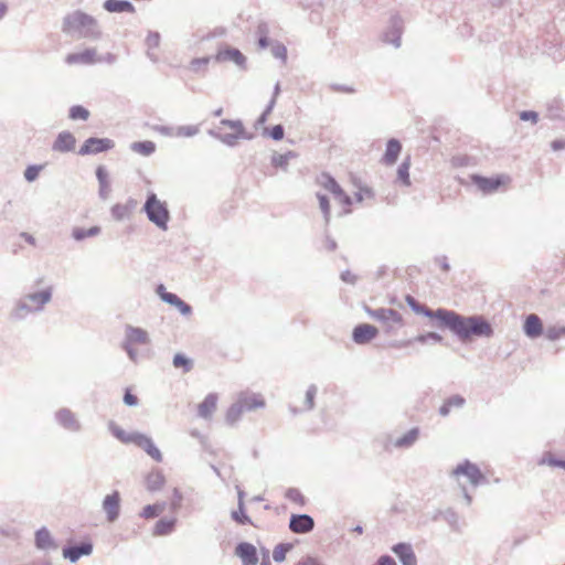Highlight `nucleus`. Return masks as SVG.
I'll use <instances>...</instances> for the list:
<instances>
[{"mask_svg": "<svg viewBox=\"0 0 565 565\" xmlns=\"http://www.w3.org/2000/svg\"><path fill=\"white\" fill-rule=\"evenodd\" d=\"M231 516L238 524H242V525L250 524V525H253V522H252L250 518L245 513V504L244 503L237 504V510L233 511Z\"/></svg>", "mask_w": 565, "mask_h": 565, "instance_id": "44", "label": "nucleus"}, {"mask_svg": "<svg viewBox=\"0 0 565 565\" xmlns=\"http://www.w3.org/2000/svg\"><path fill=\"white\" fill-rule=\"evenodd\" d=\"M318 393V387L315 384L309 385L306 392L303 407L297 408L292 405H289V411L292 415H297L302 412H309L315 408V399Z\"/></svg>", "mask_w": 565, "mask_h": 565, "instance_id": "29", "label": "nucleus"}, {"mask_svg": "<svg viewBox=\"0 0 565 565\" xmlns=\"http://www.w3.org/2000/svg\"><path fill=\"white\" fill-rule=\"evenodd\" d=\"M210 60L211 57L209 56L193 58L190 64L191 71H193L194 73H200L202 70L206 68V66L210 63Z\"/></svg>", "mask_w": 565, "mask_h": 565, "instance_id": "57", "label": "nucleus"}, {"mask_svg": "<svg viewBox=\"0 0 565 565\" xmlns=\"http://www.w3.org/2000/svg\"><path fill=\"white\" fill-rule=\"evenodd\" d=\"M216 404L217 395L215 393L207 394L203 402L198 406V415L201 418L210 419L216 409Z\"/></svg>", "mask_w": 565, "mask_h": 565, "instance_id": "26", "label": "nucleus"}, {"mask_svg": "<svg viewBox=\"0 0 565 565\" xmlns=\"http://www.w3.org/2000/svg\"><path fill=\"white\" fill-rule=\"evenodd\" d=\"M93 553V544L90 542H82L75 545L63 547V556L71 563L77 562L82 556H88Z\"/></svg>", "mask_w": 565, "mask_h": 565, "instance_id": "14", "label": "nucleus"}, {"mask_svg": "<svg viewBox=\"0 0 565 565\" xmlns=\"http://www.w3.org/2000/svg\"><path fill=\"white\" fill-rule=\"evenodd\" d=\"M315 521L309 514H292L289 520V529L297 534H306L313 530Z\"/></svg>", "mask_w": 565, "mask_h": 565, "instance_id": "15", "label": "nucleus"}, {"mask_svg": "<svg viewBox=\"0 0 565 565\" xmlns=\"http://www.w3.org/2000/svg\"><path fill=\"white\" fill-rule=\"evenodd\" d=\"M401 151H402L401 142L395 138L390 139L386 143L385 153L382 159L383 162L387 166L394 164L396 162Z\"/></svg>", "mask_w": 565, "mask_h": 565, "instance_id": "31", "label": "nucleus"}, {"mask_svg": "<svg viewBox=\"0 0 565 565\" xmlns=\"http://www.w3.org/2000/svg\"><path fill=\"white\" fill-rule=\"evenodd\" d=\"M420 430L418 427H413L403 436L394 440V447L399 449L411 448L418 439Z\"/></svg>", "mask_w": 565, "mask_h": 565, "instance_id": "34", "label": "nucleus"}, {"mask_svg": "<svg viewBox=\"0 0 565 565\" xmlns=\"http://www.w3.org/2000/svg\"><path fill=\"white\" fill-rule=\"evenodd\" d=\"M135 445L141 448L148 456H150L154 461L161 462L163 460V456L159 448L154 445L153 440L145 435L139 433L137 436Z\"/></svg>", "mask_w": 565, "mask_h": 565, "instance_id": "17", "label": "nucleus"}, {"mask_svg": "<svg viewBox=\"0 0 565 565\" xmlns=\"http://www.w3.org/2000/svg\"><path fill=\"white\" fill-rule=\"evenodd\" d=\"M271 53L276 58H281L282 61L287 58V49L284 44L276 43L271 47Z\"/></svg>", "mask_w": 565, "mask_h": 565, "instance_id": "64", "label": "nucleus"}, {"mask_svg": "<svg viewBox=\"0 0 565 565\" xmlns=\"http://www.w3.org/2000/svg\"><path fill=\"white\" fill-rule=\"evenodd\" d=\"M411 159L407 157L397 169V179L406 186L411 185L409 179Z\"/></svg>", "mask_w": 565, "mask_h": 565, "instance_id": "43", "label": "nucleus"}, {"mask_svg": "<svg viewBox=\"0 0 565 565\" xmlns=\"http://www.w3.org/2000/svg\"><path fill=\"white\" fill-rule=\"evenodd\" d=\"M392 552L398 557L402 565H417L415 552L409 543H397L393 545Z\"/></svg>", "mask_w": 565, "mask_h": 565, "instance_id": "18", "label": "nucleus"}, {"mask_svg": "<svg viewBox=\"0 0 565 565\" xmlns=\"http://www.w3.org/2000/svg\"><path fill=\"white\" fill-rule=\"evenodd\" d=\"M109 430L114 437H116L118 440H120L124 444H134L135 445L137 436L139 435L138 431H134V433L125 431L121 427L116 425L114 422L109 423Z\"/></svg>", "mask_w": 565, "mask_h": 565, "instance_id": "37", "label": "nucleus"}, {"mask_svg": "<svg viewBox=\"0 0 565 565\" xmlns=\"http://www.w3.org/2000/svg\"><path fill=\"white\" fill-rule=\"evenodd\" d=\"M365 312L373 320L381 322L385 327L386 333H392L395 327H402L404 324L402 315L392 308L372 309L365 307Z\"/></svg>", "mask_w": 565, "mask_h": 565, "instance_id": "4", "label": "nucleus"}, {"mask_svg": "<svg viewBox=\"0 0 565 565\" xmlns=\"http://www.w3.org/2000/svg\"><path fill=\"white\" fill-rule=\"evenodd\" d=\"M166 482V478L161 470L153 469L146 477V488L150 492L159 491Z\"/></svg>", "mask_w": 565, "mask_h": 565, "instance_id": "35", "label": "nucleus"}, {"mask_svg": "<svg viewBox=\"0 0 565 565\" xmlns=\"http://www.w3.org/2000/svg\"><path fill=\"white\" fill-rule=\"evenodd\" d=\"M163 510V507L160 504H148L140 512V516L145 519H152L158 516Z\"/></svg>", "mask_w": 565, "mask_h": 565, "instance_id": "50", "label": "nucleus"}, {"mask_svg": "<svg viewBox=\"0 0 565 565\" xmlns=\"http://www.w3.org/2000/svg\"><path fill=\"white\" fill-rule=\"evenodd\" d=\"M160 33L157 31H149L146 38V45L149 50L157 49L160 45Z\"/></svg>", "mask_w": 565, "mask_h": 565, "instance_id": "58", "label": "nucleus"}, {"mask_svg": "<svg viewBox=\"0 0 565 565\" xmlns=\"http://www.w3.org/2000/svg\"><path fill=\"white\" fill-rule=\"evenodd\" d=\"M130 215L131 214L129 213V210L122 204L117 203L111 207V216L116 221H124L125 218H128Z\"/></svg>", "mask_w": 565, "mask_h": 565, "instance_id": "53", "label": "nucleus"}, {"mask_svg": "<svg viewBox=\"0 0 565 565\" xmlns=\"http://www.w3.org/2000/svg\"><path fill=\"white\" fill-rule=\"evenodd\" d=\"M405 300L407 302V305L409 306V308L415 312V313H418V315H423L427 318H430V319H436L437 320V313H438V309L437 310H431L429 309L428 307L422 305L419 301H417L413 296L411 295H407L405 297Z\"/></svg>", "mask_w": 565, "mask_h": 565, "instance_id": "36", "label": "nucleus"}, {"mask_svg": "<svg viewBox=\"0 0 565 565\" xmlns=\"http://www.w3.org/2000/svg\"><path fill=\"white\" fill-rule=\"evenodd\" d=\"M216 62H233L235 65H237L239 68L245 70L246 68V57L245 55L235 47L226 46L224 49H220L214 56Z\"/></svg>", "mask_w": 565, "mask_h": 565, "instance_id": "9", "label": "nucleus"}, {"mask_svg": "<svg viewBox=\"0 0 565 565\" xmlns=\"http://www.w3.org/2000/svg\"><path fill=\"white\" fill-rule=\"evenodd\" d=\"M454 476H465L473 487L487 483L486 476L481 472L480 468L469 460L459 463L454 470Z\"/></svg>", "mask_w": 565, "mask_h": 565, "instance_id": "5", "label": "nucleus"}, {"mask_svg": "<svg viewBox=\"0 0 565 565\" xmlns=\"http://www.w3.org/2000/svg\"><path fill=\"white\" fill-rule=\"evenodd\" d=\"M100 232L102 228L99 226H92L87 230L82 227H74L72 231V237L75 241L81 242L85 238L97 236L100 234Z\"/></svg>", "mask_w": 565, "mask_h": 565, "instance_id": "40", "label": "nucleus"}, {"mask_svg": "<svg viewBox=\"0 0 565 565\" xmlns=\"http://www.w3.org/2000/svg\"><path fill=\"white\" fill-rule=\"evenodd\" d=\"M115 147V142L109 138H96L90 137L84 141L79 148L78 154H97L104 151H108Z\"/></svg>", "mask_w": 565, "mask_h": 565, "instance_id": "8", "label": "nucleus"}, {"mask_svg": "<svg viewBox=\"0 0 565 565\" xmlns=\"http://www.w3.org/2000/svg\"><path fill=\"white\" fill-rule=\"evenodd\" d=\"M317 198L319 200V206L321 209V212L323 213V217L326 223L328 224L330 222V204L329 199L326 194L318 193Z\"/></svg>", "mask_w": 565, "mask_h": 565, "instance_id": "54", "label": "nucleus"}, {"mask_svg": "<svg viewBox=\"0 0 565 565\" xmlns=\"http://www.w3.org/2000/svg\"><path fill=\"white\" fill-rule=\"evenodd\" d=\"M130 149L141 156L149 157L156 151V143L150 140L135 141L130 145Z\"/></svg>", "mask_w": 565, "mask_h": 565, "instance_id": "39", "label": "nucleus"}, {"mask_svg": "<svg viewBox=\"0 0 565 565\" xmlns=\"http://www.w3.org/2000/svg\"><path fill=\"white\" fill-rule=\"evenodd\" d=\"M61 30L72 39L99 40L102 30L98 21L90 14L75 10L67 13L62 21Z\"/></svg>", "mask_w": 565, "mask_h": 565, "instance_id": "2", "label": "nucleus"}, {"mask_svg": "<svg viewBox=\"0 0 565 565\" xmlns=\"http://www.w3.org/2000/svg\"><path fill=\"white\" fill-rule=\"evenodd\" d=\"M68 117L72 120H87L89 118V111L84 106L74 105L70 108Z\"/></svg>", "mask_w": 565, "mask_h": 565, "instance_id": "47", "label": "nucleus"}, {"mask_svg": "<svg viewBox=\"0 0 565 565\" xmlns=\"http://www.w3.org/2000/svg\"><path fill=\"white\" fill-rule=\"evenodd\" d=\"M35 546L39 550L56 548V544L50 531L43 526L35 532Z\"/></svg>", "mask_w": 565, "mask_h": 565, "instance_id": "33", "label": "nucleus"}, {"mask_svg": "<svg viewBox=\"0 0 565 565\" xmlns=\"http://www.w3.org/2000/svg\"><path fill=\"white\" fill-rule=\"evenodd\" d=\"M200 131L195 125L179 126L175 128V137H194Z\"/></svg>", "mask_w": 565, "mask_h": 565, "instance_id": "52", "label": "nucleus"}, {"mask_svg": "<svg viewBox=\"0 0 565 565\" xmlns=\"http://www.w3.org/2000/svg\"><path fill=\"white\" fill-rule=\"evenodd\" d=\"M466 404V399L463 396L459 394L451 395L448 397L444 404L439 407V415L443 417H446L450 414L451 409L456 408H462Z\"/></svg>", "mask_w": 565, "mask_h": 565, "instance_id": "32", "label": "nucleus"}, {"mask_svg": "<svg viewBox=\"0 0 565 565\" xmlns=\"http://www.w3.org/2000/svg\"><path fill=\"white\" fill-rule=\"evenodd\" d=\"M26 300L36 311H42L44 306L52 299V288H45L41 291L28 294Z\"/></svg>", "mask_w": 565, "mask_h": 565, "instance_id": "22", "label": "nucleus"}, {"mask_svg": "<svg viewBox=\"0 0 565 565\" xmlns=\"http://www.w3.org/2000/svg\"><path fill=\"white\" fill-rule=\"evenodd\" d=\"M428 341L440 343L443 341V337L437 332H427L424 334H418L413 340H407V341L403 342L399 347L411 344L412 342H418V343L425 344Z\"/></svg>", "mask_w": 565, "mask_h": 565, "instance_id": "41", "label": "nucleus"}, {"mask_svg": "<svg viewBox=\"0 0 565 565\" xmlns=\"http://www.w3.org/2000/svg\"><path fill=\"white\" fill-rule=\"evenodd\" d=\"M177 524L175 518H163L157 521L154 527H153V535L154 536H164L173 532Z\"/></svg>", "mask_w": 565, "mask_h": 565, "instance_id": "38", "label": "nucleus"}, {"mask_svg": "<svg viewBox=\"0 0 565 565\" xmlns=\"http://www.w3.org/2000/svg\"><path fill=\"white\" fill-rule=\"evenodd\" d=\"M182 501H183V495H182L181 491L178 488H174L173 492H172V499H171V510L178 511L182 505Z\"/></svg>", "mask_w": 565, "mask_h": 565, "instance_id": "61", "label": "nucleus"}, {"mask_svg": "<svg viewBox=\"0 0 565 565\" xmlns=\"http://www.w3.org/2000/svg\"><path fill=\"white\" fill-rule=\"evenodd\" d=\"M32 312H38V311L34 309L33 306H31L29 303V301L26 300V296H24L23 298L19 299L15 302V306L12 309L10 317L13 320L19 321V320H23L29 313H32Z\"/></svg>", "mask_w": 565, "mask_h": 565, "instance_id": "30", "label": "nucleus"}, {"mask_svg": "<svg viewBox=\"0 0 565 565\" xmlns=\"http://www.w3.org/2000/svg\"><path fill=\"white\" fill-rule=\"evenodd\" d=\"M96 51L95 49H86L83 52L70 53L65 57V62L72 64H94L96 63Z\"/></svg>", "mask_w": 565, "mask_h": 565, "instance_id": "24", "label": "nucleus"}, {"mask_svg": "<svg viewBox=\"0 0 565 565\" xmlns=\"http://www.w3.org/2000/svg\"><path fill=\"white\" fill-rule=\"evenodd\" d=\"M157 294L163 302L171 306H177L178 301L181 299L178 295L167 291L163 285L157 287Z\"/></svg>", "mask_w": 565, "mask_h": 565, "instance_id": "46", "label": "nucleus"}, {"mask_svg": "<svg viewBox=\"0 0 565 565\" xmlns=\"http://www.w3.org/2000/svg\"><path fill=\"white\" fill-rule=\"evenodd\" d=\"M237 403L241 404L243 412H252L265 407V399L260 394L242 392L237 396Z\"/></svg>", "mask_w": 565, "mask_h": 565, "instance_id": "16", "label": "nucleus"}, {"mask_svg": "<svg viewBox=\"0 0 565 565\" xmlns=\"http://www.w3.org/2000/svg\"><path fill=\"white\" fill-rule=\"evenodd\" d=\"M274 106H275V98H271L270 102L268 103L267 107L263 111V114L257 118V120L255 122L256 127L263 126L267 121L268 116L271 113Z\"/></svg>", "mask_w": 565, "mask_h": 565, "instance_id": "60", "label": "nucleus"}, {"mask_svg": "<svg viewBox=\"0 0 565 565\" xmlns=\"http://www.w3.org/2000/svg\"><path fill=\"white\" fill-rule=\"evenodd\" d=\"M243 413L244 412H243L241 404H238L236 401L228 407V409L226 412V415H225L226 423L230 426L235 425L241 419V416Z\"/></svg>", "mask_w": 565, "mask_h": 565, "instance_id": "42", "label": "nucleus"}, {"mask_svg": "<svg viewBox=\"0 0 565 565\" xmlns=\"http://www.w3.org/2000/svg\"><path fill=\"white\" fill-rule=\"evenodd\" d=\"M56 424L70 433H79L83 428L81 420L70 408L63 407L55 412Z\"/></svg>", "mask_w": 565, "mask_h": 565, "instance_id": "7", "label": "nucleus"}, {"mask_svg": "<svg viewBox=\"0 0 565 565\" xmlns=\"http://www.w3.org/2000/svg\"><path fill=\"white\" fill-rule=\"evenodd\" d=\"M523 331L531 339L539 338L543 333V324L539 316L529 315L524 321Z\"/></svg>", "mask_w": 565, "mask_h": 565, "instance_id": "25", "label": "nucleus"}, {"mask_svg": "<svg viewBox=\"0 0 565 565\" xmlns=\"http://www.w3.org/2000/svg\"><path fill=\"white\" fill-rule=\"evenodd\" d=\"M103 8L110 13H135V6L128 0H106Z\"/></svg>", "mask_w": 565, "mask_h": 565, "instance_id": "28", "label": "nucleus"}, {"mask_svg": "<svg viewBox=\"0 0 565 565\" xmlns=\"http://www.w3.org/2000/svg\"><path fill=\"white\" fill-rule=\"evenodd\" d=\"M286 498L289 499L292 502L300 503V504H303V502H305L303 495L296 488H289L286 491Z\"/></svg>", "mask_w": 565, "mask_h": 565, "instance_id": "62", "label": "nucleus"}, {"mask_svg": "<svg viewBox=\"0 0 565 565\" xmlns=\"http://www.w3.org/2000/svg\"><path fill=\"white\" fill-rule=\"evenodd\" d=\"M443 516H444L445 521L452 527H455L457 525L458 514L456 513V511L454 509L449 508V509L445 510L443 512Z\"/></svg>", "mask_w": 565, "mask_h": 565, "instance_id": "63", "label": "nucleus"}, {"mask_svg": "<svg viewBox=\"0 0 565 565\" xmlns=\"http://www.w3.org/2000/svg\"><path fill=\"white\" fill-rule=\"evenodd\" d=\"M142 211L146 213L148 220L160 230L168 228L170 212L167 203L160 201L156 193H148Z\"/></svg>", "mask_w": 565, "mask_h": 565, "instance_id": "3", "label": "nucleus"}, {"mask_svg": "<svg viewBox=\"0 0 565 565\" xmlns=\"http://www.w3.org/2000/svg\"><path fill=\"white\" fill-rule=\"evenodd\" d=\"M437 320L438 327L447 328L463 343L473 338H491L493 335V328L482 316H462L454 310L439 308Z\"/></svg>", "mask_w": 565, "mask_h": 565, "instance_id": "1", "label": "nucleus"}, {"mask_svg": "<svg viewBox=\"0 0 565 565\" xmlns=\"http://www.w3.org/2000/svg\"><path fill=\"white\" fill-rule=\"evenodd\" d=\"M96 178L98 180L99 189L98 195L102 200H107L110 194V181L109 175L104 166H98L96 168Z\"/></svg>", "mask_w": 565, "mask_h": 565, "instance_id": "27", "label": "nucleus"}, {"mask_svg": "<svg viewBox=\"0 0 565 565\" xmlns=\"http://www.w3.org/2000/svg\"><path fill=\"white\" fill-rule=\"evenodd\" d=\"M291 544L289 543H280L275 546L273 551V558L275 562L280 563L285 561L286 553L291 550Z\"/></svg>", "mask_w": 565, "mask_h": 565, "instance_id": "49", "label": "nucleus"}, {"mask_svg": "<svg viewBox=\"0 0 565 565\" xmlns=\"http://www.w3.org/2000/svg\"><path fill=\"white\" fill-rule=\"evenodd\" d=\"M295 153L292 151H288L282 154L275 153L271 157V164L276 168H281L282 170H287L288 168V161L290 158H294Z\"/></svg>", "mask_w": 565, "mask_h": 565, "instance_id": "45", "label": "nucleus"}, {"mask_svg": "<svg viewBox=\"0 0 565 565\" xmlns=\"http://www.w3.org/2000/svg\"><path fill=\"white\" fill-rule=\"evenodd\" d=\"M265 134H268V136L274 139L275 141H279L285 136V128L282 125H275L269 130L265 129Z\"/></svg>", "mask_w": 565, "mask_h": 565, "instance_id": "59", "label": "nucleus"}, {"mask_svg": "<svg viewBox=\"0 0 565 565\" xmlns=\"http://www.w3.org/2000/svg\"><path fill=\"white\" fill-rule=\"evenodd\" d=\"M403 32V21L401 17L393 15L390 25L383 34V41L393 44L395 47L401 46V36Z\"/></svg>", "mask_w": 565, "mask_h": 565, "instance_id": "12", "label": "nucleus"}, {"mask_svg": "<svg viewBox=\"0 0 565 565\" xmlns=\"http://www.w3.org/2000/svg\"><path fill=\"white\" fill-rule=\"evenodd\" d=\"M43 169V166L41 164H31L28 166L24 170V178L28 182H33L39 178V174L41 170Z\"/></svg>", "mask_w": 565, "mask_h": 565, "instance_id": "56", "label": "nucleus"}, {"mask_svg": "<svg viewBox=\"0 0 565 565\" xmlns=\"http://www.w3.org/2000/svg\"><path fill=\"white\" fill-rule=\"evenodd\" d=\"M125 343L129 344H148L150 342L149 334L146 330L130 324L125 328Z\"/></svg>", "mask_w": 565, "mask_h": 565, "instance_id": "20", "label": "nucleus"}, {"mask_svg": "<svg viewBox=\"0 0 565 565\" xmlns=\"http://www.w3.org/2000/svg\"><path fill=\"white\" fill-rule=\"evenodd\" d=\"M545 335L551 341L558 340L565 337V327L551 326L545 330Z\"/></svg>", "mask_w": 565, "mask_h": 565, "instance_id": "55", "label": "nucleus"}, {"mask_svg": "<svg viewBox=\"0 0 565 565\" xmlns=\"http://www.w3.org/2000/svg\"><path fill=\"white\" fill-rule=\"evenodd\" d=\"M103 510L106 513L108 522H115L120 514V493L116 490L107 494L102 503Z\"/></svg>", "mask_w": 565, "mask_h": 565, "instance_id": "11", "label": "nucleus"}, {"mask_svg": "<svg viewBox=\"0 0 565 565\" xmlns=\"http://www.w3.org/2000/svg\"><path fill=\"white\" fill-rule=\"evenodd\" d=\"M473 183L477 185L479 190L484 193H491L499 189L502 185L503 181L500 177L497 178H487L482 175H473Z\"/></svg>", "mask_w": 565, "mask_h": 565, "instance_id": "23", "label": "nucleus"}, {"mask_svg": "<svg viewBox=\"0 0 565 565\" xmlns=\"http://www.w3.org/2000/svg\"><path fill=\"white\" fill-rule=\"evenodd\" d=\"M235 553L242 559L243 565H257V551L253 544L247 542L238 543Z\"/></svg>", "mask_w": 565, "mask_h": 565, "instance_id": "19", "label": "nucleus"}, {"mask_svg": "<svg viewBox=\"0 0 565 565\" xmlns=\"http://www.w3.org/2000/svg\"><path fill=\"white\" fill-rule=\"evenodd\" d=\"M318 183L327 191L333 194L334 199L341 204L350 206L352 199L343 191L337 180L329 173H321L318 179Z\"/></svg>", "mask_w": 565, "mask_h": 565, "instance_id": "6", "label": "nucleus"}, {"mask_svg": "<svg viewBox=\"0 0 565 565\" xmlns=\"http://www.w3.org/2000/svg\"><path fill=\"white\" fill-rule=\"evenodd\" d=\"M172 363L174 367H183L184 372H189L192 369V361L181 353H177L173 356Z\"/></svg>", "mask_w": 565, "mask_h": 565, "instance_id": "51", "label": "nucleus"}, {"mask_svg": "<svg viewBox=\"0 0 565 565\" xmlns=\"http://www.w3.org/2000/svg\"><path fill=\"white\" fill-rule=\"evenodd\" d=\"M539 465H547L565 470V460L554 457L551 452H545L540 459Z\"/></svg>", "mask_w": 565, "mask_h": 565, "instance_id": "48", "label": "nucleus"}, {"mask_svg": "<svg viewBox=\"0 0 565 565\" xmlns=\"http://www.w3.org/2000/svg\"><path fill=\"white\" fill-rule=\"evenodd\" d=\"M76 139L70 131H62L53 142L52 149L57 152H70L75 148Z\"/></svg>", "mask_w": 565, "mask_h": 565, "instance_id": "21", "label": "nucleus"}, {"mask_svg": "<svg viewBox=\"0 0 565 565\" xmlns=\"http://www.w3.org/2000/svg\"><path fill=\"white\" fill-rule=\"evenodd\" d=\"M379 334V329L369 323L358 324L352 332L354 343L363 345L370 343Z\"/></svg>", "mask_w": 565, "mask_h": 565, "instance_id": "13", "label": "nucleus"}, {"mask_svg": "<svg viewBox=\"0 0 565 565\" xmlns=\"http://www.w3.org/2000/svg\"><path fill=\"white\" fill-rule=\"evenodd\" d=\"M209 135L228 147H235L239 139L252 140L254 135L246 129L234 130L232 134H221L216 130H209Z\"/></svg>", "mask_w": 565, "mask_h": 565, "instance_id": "10", "label": "nucleus"}]
</instances>
